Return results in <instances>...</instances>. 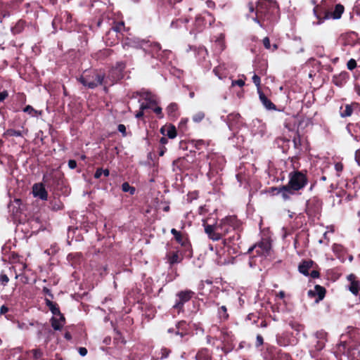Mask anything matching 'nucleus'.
Masks as SVG:
<instances>
[{
  "label": "nucleus",
  "instance_id": "1",
  "mask_svg": "<svg viewBox=\"0 0 360 360\" xmlns=\"http://www.w3.org/2000/svg\"><path fill=\"white\" fill-rule=\"evenodd\" d=\"M205 232L212 240H224V243L238 253L241 243L240 233L243 230L242 221L236 215H229L214 225L205 224Z\"/></svg>",
  "mask_w": 360,
  "mask_h": 360
},
{
  "label": "nucleus",
  "instance_id": "2",
  "mask_svg": "<svg viewBox=\"0 0 360 360\" xmlns=\"http://www.w3.org/2000/svg\"><path fill=\"white\" fill-rule=\"evenodd\" d=\"M248 8L249 18L267 32L273 31L280 18V8L276 1L259 0L256 5L249 2Z\"/></svg>",
  "mask_w": 360,
  "mask_h": 360
},
{
  "label": "nucleus",
  "instance_id": "3",
  "mask_svg": "<svg viewBox=\"0 0 360 360\" xmlns=\"http://www.w3.org/2000/svg\"><path fill=\"white\" fill-rule=\"evenodd\" d=\"M122 46L124 49H127V47L141 49L146 53L150 55L152 58H156L162 63H165L172 54L169 50H162L159 43L145 39L135 40L127 38L122 43Z\"/></svg>",
  "mask_w": 360,
  "mask_h": 360
},
{
  "label": "nucleus",
  "instance_id": "4",
  "mask_svg": "<svg viewBox=\"0 0 360 360\" xmlns=\"http://www.w3.org/2000/svg\"><path fill=\"white\" fill-rule=\"evenodd\" d=\"M307 184V171H300L296 168L288 174V183L286 185H283L282 189L285 193V197L288 198L287 193H290L291 196L295 195L297 192L304 189Z\"/></svg>",
  "mask_w": 360,
  "mask_h": 360
},
{
  "label": "nucleus",
  "instance_id": "5",
  "mask_svg": "<svg viewBox=\"0 0 360 360\" xmlns=\"http://www.w3.org/2000/svg\"><path fill=\"white\" fill-rule=\"evenodd\" d=\"M77 80L88 89H95L98 86H103V89L108 92V82L105 80V74L96 70L85 71Z\"/></svg>",
  "mask_w": 360,
  "mask_h": 360
},
{
  "label": "nucleus",
  "instance_id": "6",
  "mask_svg": "<svg viewBox=\"0 0 360 360\" xmlns=\"http://www.w3.org/2000/svg\"><path fill=\"white\" fill-rule=\"evenodd\" d=\"M215 21L214 15L207 11H203L196 15L194 22V29L197 32H201L210 27Z\"/></svg>",
  "mask_w": 360,
  "mask_h": 360
},
{
  "label": "nucleus",
  "instance_id": "7",
  "mask_svg": "<svg viewBox=\"0 0 360 360\" xmlns=\"http://www.w3.org/2000/svg\"><path fill=\"white\" fill-rule=\"evenodd\" d=\"M207 161L210 167L209 172L212 174H218L224 169L226 163L224 156L217 153H209L207 155Z\"/></svg>",
  "mask_w": 360,
  "mask_h": 360
},
{
  "label": "nucleus",
  "instance_id": "8",
  "mask_svg": "<svg viewBox=\"0 0 360 360\" xmlns=\"http://www.w3.org/2000/svg\"><path fill=\"white\" fill-rule=\"evenodd\" d=\"M195 295V292L189 289L179 291L176 294V301L173 305V309L176 310L178 314L184 312V304L194 297Z\"/></svg>",
  "mask_w": 360,
  "mask_h": 360
},
{
  "label": "nucleus",
  "instance_id": "9",
  "mask_svg": "<svg viewBox=\"0 0 360 360\" xmlns=\"http://www.w3.org/2000/svg\"><path fill=\"white\" fill-rule=\"evenodd\" d=\"M126 68V63L120 61L117 62L115 66L112 67L108 74L107 77H105V80H107V86H112L121 80L124 77V70Z\"/></svg>",
  "mask_w": 360,
  "mask_h": 360
},
{
  "label": "nucleus",
  "instance_id": "10",
  "mask_svg": "<svg viewBox=\"0 0 360 360\" xmlns=\"http://www.w3.org/2000/svg\"><path fill=\"white\" fill-rule=\"evenodd\" d=\"M171 233L173 235L176 243L181 245L183 248L184 255L187 257H191L192 248L188 234L179 231L176 229H172Z\"/></svg>",
  "mask_w": 360,
  "mask_h": 360
},
{
  "label": "nucleus",
  "instance_id": "11",
  "mask_svg": "<svg viewBox=\"0 0 360 360\" xmlns=\"http://www.w3.org/2000/svg\"><path fill=\"white\" fill-rule=\"evenodd\" d=\"M271 249V243L269 239L262 238L261 241L255 243L254 245L251 246L248 250V253L250 254L254 250L255 251L256 256L260 257H267L270 255Z\"/></svg>",
  "mask_w": 360,
  "mask_h": 360
},
{
  "label": "nucleus",
  "instance_id": "12",
  "mask_svg": "<svg viewBox=\"0 0 360 360\" xmlns=\"http://www.w3.org/2000/svg\"><path fill=\"white\" fill-rule=\"evenodd\" d=\"M220 340L222 343L221 350L225 354L233 350L235 347V338L231 331H229L227 329H222L221 330Z\"/></svg>",
  "mask_w": 360,
  "mask_h": 360
},
{
  "label": "nucleus",
  "instance_id": "13",
  "mask_svg": "<svg viewBox=\"0 0 360 360\" xmlns=\"http://www.w3.org/2000/svg\"><path fill=\"white\" fill-rule=\"evenodd\" d=\"M216 255L217 256L216 261L218 264L223 265L229 262V257L231 254H234L233 250L229 248L228 245H225L224 240L221 245L215 246Z\"/></svg>",
  "mask_w": 360,
  "mask_h": 360
},
{
  "label": "nucleus",
  "instance_id": "14",
  "mask_svg": "<svg viewBox=\"0 0 360 360\" xmlns=\"http://www.w3.org/2000/svg\"><path fill=\"white\" fill-rule=\"evenodd\" d=\"M322 201L316 196H314L306 202L305 212L309 217H315L319 215L322 209Z\"/></svg>",
  "mask_w": 360,
  "mask_h": 360
},
{
  "label": "nucleus",
  "instance_id": "15",
  "mask_svg": "<svg viewBox=\"0 0 360 360\" xmlns=\"http://www.w3.org/2000/svg\"><path fill=\"white\" fill-rule=\"evenodd\" d=\"M104 20H108L109 25H111V28L110 30L115 32V33H117L118 35H122V32L125 30L124 21L122 20L117 22L113 18H112L109 14L106 15H102V17L97 22V26L101 27Z\"/></svg>",
  "mask_w": 360,
  "mask_h": 360
},
{
  "label": "nucleus",
  "instance_id": "16",
  "mask_svg": "<svg viewBox=\"0 0 360 360\" xmlns=\"http://www.w3.org/2000/svg\"><path fill=\"white\" fill-rule=\"evenodd\" d=\"M175 330L176 335H179L181 341L188 340L186 337L190 334L191 331V328L188 323L184 320L178 321L175 325Z\"/></svg>",
  "mask_w": 360,
  "mask_h": 360
},
{
  "label": "nucleus",
  "instance_id": "17",
  "mask_svg": "<svg viewBox=\"0 0 360 360\" xmlns=\"http://www.w3.org/2000/svg\"><path fill=\"white\" fill-rule=\"evenodd\" d=\"M360 112V104L356 102H352L349 104H345L340 108V115L341 117H347L353 114H358Z\"/></svg>",
  "mask_w": 360,
  "mask_h": 360
},
{
  "label": "nucleus",
  "instance_id": "18",
  "mask_svg": "<svg viewBox=\"0 0 360 360\" xmlns=\"http://www.w3.org/2000/svg\"><path fill=\"white\" fill-rule=\"evenodd\" d=\"M227 124L231 130L238 129L243 125V120L240 115L237 112H232L227 115Z\"/></svg>",
  "mask_w": 360,
  "mask_h": 360
},
{
  "label": "nucleus",
  "instance_id": "19",
  "mask_svg": "<svg viewBox=\"0 0 360 360\" xmlns=\"http://www.w3.org/2000/svg\"><path fill=\"white\" fill-rule=\"evenodd\" d=\"M314 13L319 20L318 24H321L325 20L329 19V10L322 4L317 5L314 8Z\"/></svg>",
  "mask_w": 360,
  "mask_h": 360
},
{
  "label": "nucleus",
  "instance_id": "20",
  "mask_svg": "<svg viewBox=\"0 0 360 360\" xmlns=\"http://www.w3.org/2000/svg\"><path fill=\"white\" fill-rule=\"evenodd\" d=\"M32 193L34 197L39 198L42 200H46L48 198V192L42 183H37L33 185Z\"/></svg>",
  "mask_w": 360,
  "mask_h": 360
},
{
  "label": "nucleus",
  "instance_id": "21",
  "mask_svg": "<svg viewBox=\"0 0 360 360\" xmlns=\"http://www.w3.org/2000/svg\"><path fill=\"white\" fill-rule=\"evenodd\" d=\"M347 278L349 282L348 285L349 290L354 295H357L360 291V281L358 280L356 276L354 274L348 275Z\"/></svg>",
  "mask_w": 360,
  "mask_h": 360
},
{
  "label": "nucleus",
  "instance_id": "22",
  "mask_svg": "<svg viewBox=\"0 0 360 360\" xmlns=\"http://www.w3.org/2000/svg\"><path fill=\"white\" fill-rule=\"evenodd\" d=\"M326 290L324 287L320 285H316L314 290H309L308 291V295L310 297H315L317 296L316 302L322 300L326 295Z\"/></svg>",
  "mask_w": 360,
  "mask_h": 360
},
{
  "label": "nucleus",
  "instance_id": "23",
  "mask_svg": "<svg viewBox=\"0 0 360 360\" xmlns=\"http://www.w3.org/2000/svg\"><path fill=\"white\" fill-rule=\"evenodd\" d=\"M349 77L348 72L343 71L338 75H335L333 77L332 82L335 86L342 87L347 82Z\"/></svg>",
  "mask_w": 360,
  "mask_h": 360
},
{
  "label": "nucleus",
  "instance_id": "24",
  "mask_svg": "<svg viewBox=\"0 0 360 360\" xmlns=\"http://www.w3.org/2000/svg\"><path fill=\"white\" fill-rule=\"evenodd\" d=\"M168 117L174 120L180 115L179 107L176 103H171L166 108Z\"/></svg>",
  "mask_w": 360,
  "mask_h": 360
},
{
  "label": "nucleus",
  "instance_id": "25",
  "mask_svg": "<svg viewBox=\"0 0 360 360\" xmlns=\"http://www.w3.org/2000/svg\"><path fill=\"white\" fill-rule=\"evenodd\" d=\"M120 36L113 31L109 30L104 37V40L108 46H114L120 41Z\"/></svg>",
  "mask_w": 360,
  "mask_h": 360
},
{
  "label": "nucleus",
  "instance_id": "26",
  "mask_svg": "<svg viewBox=\"0 0 360 360\" xmlns=\"http://www.w3.org/2000/svg\"><path fill=\"white\" fill-rule=\"evenodd\" d=\"M183 255H179L178 250L169 252L166 255V259L170 266H172L175 264L181 263L183 260Z\"/></svg>",
  "mask_w": 360,
  "mask_h": 360
},
{
  "label": "nucleus",
  "instance_id": "27",
  "mask_svg": "<svg viewBox=\"0 0 360 360\" xmlns=\"http://www.w3.org/2000/svg\"><path fill=\"white\" fill-rule=\"evenodd\" d=\"M195 360H212V352L209 349L202 347L198 349L197 352L195 356Z\"/></svg>",
  "mask_w": 360,
  "mask_h": 360
},
{
  "label": "nucleus",
  "instance_id": "28",
  "mask_svg": "<svg viewBox=\"0 0 360 360\" xmlns=\"http://www.w3.org/2000/svg\"><path fill=\"white\" fill-rule=\"evenodd\" d=\"M345 11V7L340 4L335 5L333 11H329V19L338 20Z\"/></svg>",
  "mask_w": 360,
  "mask_h": 360
},
{
  "label": "nucleus",
  "instance_id": "29",
  "mask_svg": "<svg viewBox=\"0 0 360 360\" xmlns=\"http://www.w3.org/2000/svg\"><path fill=\"white\" fill-rule=\"evenodd\" d=\"M347 129L356 141H360V124L349 123Z\"/></svg>",
  "mask_w": 360,
  "mask_h": 360
},
{
  "label": "nucleus",
  "instance_id": "30",
  "mask_svg": "<svg viewBox=\"0 0 360 360\" xmlns=\"http://www.w3.org/2000/svg\"><path fill=\"white\" fill-rule=\"evenodd\" d=\"M314 263L311 259L302 261L298 266L299 271L304 276H309V269L312 267Z\"/></svg>",
  "mask_w": 360,
  "mask_h": 360
},
{
  "label": "nucleus",
  "instance_id": "31",
  "mask_svg": "<svg viewBox=\"0 0 360 360\" xmlns=\"http://www.w3.org/2000/svg\"><path fill=\"white\" fill-rule=\"evenodd\" d=\"M259 100L261 101L262 103L264 105V106L268 109V110H276V106L275 104H274L270 99H269L265 94L263 93L262 91H259Z\"/></svg>",
  "mask_w": 360,
  "mask_h": 360
},
{
  "label": "nucleus",
  "instance_id": "32",
  "mask_svg": "<svg viewBox=\"0 0 360 360\" xmlns=\"http://www.w3.org/2000/svg\"><path fill=\"white\" fill-rule=\"evenodd\" d=\"M160 132L164 135L167 136L169 139H174L177 136V130L174 125L169 124L167 128V133H165V128L162 127Z\"/></svg>",
  "mask_w": 360,
  "mask_h": 360
},
{
  "label": "nucleus",
  "instance_id": "33",
  "mask_svg": "<svg viewBox=\"0 0 360 360\" xmlns=\"http://www.w3.org/2000/svg\"><path fill=\"white\" fill-rule=\"evenodd\" d=\"M283 188V186H278V187H276V186H274V187H271L270 188V191L271 193H273L274 195H281V198L282 199L284 200V201H288V200H290L291 199V195L290 193H287V195H288V198L285 197V193H284L283 190L282 189Z\"/></svg>",
  "mask_w": 360,
  "mask_h": 360
},
{
  "label": "nucleus",
  "instance_id": "34",
  "mask_svg": "<svg viewBox=\"0 0 360 360\" xmlns=\"http://www.w3.org/2000/svg\"><path fill=\"white\" fill-rule=\"evenodd\" d=\"M45 304L49 307V310L51 311V313L53 315L57 316L58 314H60V308L57 303L53 302L51 301L50 300L46 298Z\"/></svg>",
  "mask_w": 360,
  "mask_h": 360
},
{
  "label": "nucleus",
  "instance_id": "35",
  "mask_svg": "<svg viewBox=\"0 0 360 360\" xmlns=\"http://www.w3.org/2000/svg\"><path fill=\"white\" fill-rule=\"evenodd\" d=\"M302 137L300 135L299 131L297 130L292 139L293 146L294 148L299 151L302 150Z\"/></svg>",
  "mask_w": 360,
  "mask_h": 360
},
{
  "label": "nucleus",
  "instance_id": "36",
  "mask_svg": "<svg viewBox=\"0 0 360 360\" xmlns=\"http://www.w3.org/2000/svg\"><path fill=\"white\" fill-rule=\"evenodd\" d=\"M188 22L189 19L186 17L179 18L172 21L171 27L177 29L181 27L183 25H186Z\"/></svg>",
  "mask_w": 360,
  "mask_h": 360
},
{
  "label": "nucleus",
  "instance_id": "37",
  "mask_svg": "<svg viewBox=\"0 0 360 360\" xmlns=\"http://www.w3.org/2000/svg\"><path fill=\"white\" fill-rule=\"evenodd\" d=\"M25 27V22L22 20H18L14 27L11 28V32L13 34H18L21 33Z\"/></svg>",
  "mask_w": 360,
  "mask_h": 360
},
{
  "label": "nucleus",
  "instance_id": "38",
  "mask_svg": "<svg viewBox=\"0 0 360 360\" xmlns=\"http://www.w3.org/2000/svg\"><path fill=\"white\" fill-rule=\"evenodd\" d=\"M3 136L4 138H8L10 136H22V132L20 130L8 129L3 134Z\"/></svg>",
  "mask_w": 360,
  "mask_h": 360
},
{
  "label": "nucleus",
  "instance_id": "39",
  "mask_svg": "<svg viewBox=\"0 0 360 360\" xmlns=\"http://www.w3.org/2000/svg\"><path fill=\"white\" fill-rule=\"evenodd\" d=\"M49 204L51 209L55 211L60 210L63 207V205L59 199L54 198L50 201Z\"/></svg>",
  "mask_w": 360,
  "mask_h": 360
},
{
  "label": "nucleus",
  "instance_id": "40",
  "mask_svg": "<svg viewBox=\"0 0 360 360\" xmlns=\"http://www.w3.org/2000/svg\"><path fill=\"white\" fill-rule=\"evenodd\" d=\"M218 315L221 321H226L229 315L227 312V308L226 306H221L218 309Z\"/></svg>",
  "mask_w": 360,
  "mask_h": 360
},
{
  "label": "nucleus",
  "instance_id": "41",
  "mask_svg": "<svg viewBox=\"0 0 360 360\" xmlns=\"http://www.w3.org/2000/svg\"><path fill=\"white\" fill-rule=\"evenodd\" d=\"M188 122V118H182L181 120V121L179 122L178 129L181 133L184 134V133L187 132Z\"/></svg>",
  "mask_w": 360,
  "mask_h": 360
},
{
  "label": "nucleus",
  "instance_id": "42",
  "mask_svg": "<svg viewBox=\"0 0 360 360\" xmlns=\"http://www.w3.org/2000/svg\"><path fill=\"white\" fill-rule=\"evenodd\" d=\"M122 190L123 192H129L131 195H134L136 191V188L134 186H130L128 182H124L122 184Z\"/></svg>",
  "mask_w": 360,
  "mask_h": 360
},
{
  "label": "nucleus",
  "instance_id": "43",
  "mask_svg": "<svg viewBox=\"0 0 360 360\" xmlns=\"http://www.w3.org/2000/svg\"><path fill=\"white\" fill-rule=\"evenodd\" d=\"M213 72L216 76H217L219 79H223L226 77V73L224 70L221 66L215 67L213 70Z\"/></svg>",
  "mask_w": 360,
  "mask_h": 360
},
{
  "label": "nucleus",
  "instance_id": "44",
  "mask_svg": "<svg viewBox=\"0 0 360 360\" xmlns=\"http://www.w3.org/2000/svg\"><path fill=\"white\" fill-rule=\"evenodd\" d=\"M170 353H171V350L169 349L163 347L160 349L157 358L160 359H166L169 356Z\"/></svg>",
  "mask_w": 360,
  "mask_h": 360
},
{
  "label": "nucleus",
  "instance_id": "45",
  "mask_svg": "<svg viewBox=\"0 0 360 360\" xmlns=\"http://www.w3.org/2000/svg\"><path fill=\"white\" fill-rule=\"evenodd\" d=\"M51 326L55 330H60L63 328V323L59 322V320L55 317L51 319Z\"/></svg>",
  "mask_w": 360,
  "mask_h": 360
},
{
  "label": "nucleus",
  "instance_id": "46",
  "mask_svg": "<svg viewBox=\"0 0 360 360\" xmlns=\"http://www.w3.org/2000/svg\"><path fill=\"white\" fill-rule=\"evenodd\" d=\"M191 144L197 149L200 150L202 147L205 146V141L202 139L198 140H192Z\"/></svg>",
  "mask_w": 360,
  "mask_h": 360
},
{
  "label": "nucleus",
  "instance_id": "47",
  "mask_svg": "<svg viewBox=\"0 0 360 360\" xmlns=\"http://www.w3.org/2000/svg\"><path fill=\"white\" fill-rule=\"evenodd\" d=\"M156 105V101L155 100H149L148 103H142L140 105V108L142 110H145L147 109L153 108V105Z\"/></svg>",
  "mask_w": 360,
  "mask_h": 360
},
{
  "label": "nucleus",
  "instance_id": "48",
  "mask_svg": "<svg viewBox=\"0 0 360 360\" xmlns=\"http://www.w3.org/2000/svg\"><path fill=\"white\" fill-rule=\"evenodd\" d=\"M9 282V278L5 274L4 271H2L0 274V283L3 286H6Z\"/></svg>",
  "mask_w": 360,
  "mask_h": 360
},
{
  "label": "nucleus",
  "instance_id": "49",
  "mask_svg": "<svg viewBox=\"0 0 360 360\" xmlns=\"http://www.w3.org/2000/svg\"><path fill=\"white\" fill-rule=\"evenodd\" d=\"M205 113L203 112H198L193 116V120L195 122H200L205 118Z\"/></svg>",
  "mask_w": 360,
  "mask_h": 360
},
{
  "label": "nucleus",
  "instance_id": "50",
  "mask_svg": "<svg viewBox=\"0 0 360 360\" xmlns=\"http://www.w3.org/2000/svg\"><path fill=\"white\" fill-rule=\"evenodd\" d=\"M33 354L34 360H38L42 357L43 352L40 349H34L30 351Z\"/></svg>",
  "mask_w": 360,
  "mask_h": 360
},
{
  "label": "nucleus",
  "instance_id": "51",
  "mask_svg": "<svg viewBox=\"0 0 360 360\" xmlns=\"http://www.w3.org/2000/svg\"><path fill=\"white\" fill-rule=\"evenodd\" d=\"M252 82L253 83L255 84V86L257 87V91L259 92V91H262L261 90V88H260V85H261V79H260V77L256 74H255L253 76H252Z\"/></svg>",
  "mask_w": 360,
  "mask_h": 360
},
{
  "label": "nucleus",
  "instance_id": "52",
  "mask_svg": "<svg viewBox=\"0 0 360 360\" xmlns=\"http://www.w3.org/2000/svg\"><path fill=\"white\" fill-rule=\"evenodd\" d=\"M289 326L291 327V328H292L297 331H300L304 328V326L302 324L297 323V322H293V321H290L289 323Z\"/></svg>",
  "mask_w": 360,
  "mask_h": 360
},
{
  "label": "nucleus",
  "instance_id": "53",
  "mask_svg": "<svg viewBox=\"0 0 360 360\" xmlns=\"http://www.w3.org/2000/svg\"><path fill=\"white\" fill-rule=\"evenodd\" d=\"M153 110L157 115L159 119H162L164 117V114L162 113V110L161 107H155L153 108Z\"/></svg>",
  "mask_w": 360,
  "mask_h": 360
},
{
  "label": "nucleus",
  "instance_id": "54",
  "mask_svg": "<svg viewBox=\"0 0 360 360\" xmlns=\"http://www.w3.org/2000/svg\"><path fill=\"white\" fill-rule=\"evenodd\" d=\"M347 67L349 70H353L356 67V61L353 58L350 59L347 63Z\"/></svg>",
  "mask_w": 360,
  "mask_h": 360
},
{
  "label": "nucleus",
  "instance_id": "55",
  "mask_svg": "<svg viewBox=\"0 0 360 360\" xmlns=\"http://www.w3.org/2000/svg\"><path fill=\"white\" fill-rule=\"evenodd\" d=\"M264 344V339L263 337L261 335H257L256 338V342H255V347H259Z\"/></svg>",
  "mask_w": 360,
  "mask_h": 360
},
{
  "label": "nucleus",
  "instance_id": "56",
  "mask_svg": "<svg viewBox=\"0 0 360 360\" xmlns=\"http://www.w3.org/2000/svg\"><path fill=\"white\" fill-rule=\"evenodd\" d=\"M117 130L122 133V136H127L126 127L123 124H120L117 126Z\"/></svg>",
  "mask_w": 360,
  "mask_h": 360
},
{
  "label": "nucleus",
  "instance_id": "57",
  "mask_svg": "<svg viewBox=\"0 0 360 360\" xmlns=\"http://www.w3.org/2000/svg\"><path fill=\"white\" fill-rule=\"evenodd\" d=\"M343 167H343V165H342V163H341V162H337V163L335 165V170H336V172H337V173H338V174H337V175H338V176H340V172H342V171L343 170Z\"/></svg>",
  "mask_w": 360,
  "mask_h": 360
},
{
  "label": "nucleus",
  "instance_id": "58",
  "mask_svg": "<svg viewBox=\"0 0 360 360\" xmlns=\"http://www.w3.org/2000/svg\"><path fill=\"white\" fill-rule=\"evenodd\" d=\"M198 196V193L197 191L189 193L188 194L187 200L191 202L193 200L197 199Z\"/></svg>",
  "mask_w": 360,
  "mask_h": 360
},
{
  "label": "nucleus",
  "instance_id": "59",
  "mask_svg": "<svg viewBox=\"0 0 360 360\" xmlns=\"http://www.w3.org/2000/svg\"><path fill=\"white\" fill-rule=\"evenodd\" d=\"M232 86H239L240 87L243 86L245 85V81L243 79H239L236 80H233L231 83Z\"/></svg>",
  "mask_w": 360,
  "mask_h": 360
},
{
  "label": "nucleus",
  "instance_id": "60",
  "mask_svg": "<svg viewBox=\"0 0 360 360\" xmlns=\"http://www.w3.org/2000/svg\"><path fill=\"white\" fill-rule=\"evenodd\" d=\"M263 45L266 49H271V44L270 40L268 37H266L262 40Z\"/></svg>",
  "mask_w": 360,
  "mask_h": 360
},
{
  "label": "nucleus",
  "instance_id": "61",
  "mask_svg": "<svg viewBox=\"0 0 360 360\" xmlns=\"http://www.w3.org/2000/svg\"><path fill=\"white\" fill-rule=\"evenodd\" d=\"M103 175V169L97 168L96 172L94 173V177L95 179H99Z\"/></svg>",
  "mask_w": 360,
  "mask_h": 360
},
{
  "label": "nucleus",
  "instance_id": "62",
  "mask_svg": "<svg viewBox=\"0 0 360 360\" xmlns=\"http://www.w3.org/2000/svg\"><path fill=\"white\" fill-rule=\"evenodd\" d=\"M8 96V93L6 90L0 92V102L4 101Z\"/></svg>",
  "mask_w": 360,
  "mask_h": 360
},
{
  "label": "nucleus",
  "instance_id": "63",
  "mask_svg": "<svg viewBox=\"0 0 360 360\" xmlns=\"http://www.w3.org/2000/svg\"><path fill=\"white\" fill-rule=\"evenodd\" d=\"M77 162L75 160H70L68 161V167L71 169H74L77 167Z\"/></svg>",
  "mask_w": 360,
  "mask_h": 360
},
{
  "label": "nucleus",
  "instance_id": "64",
  "mask_svg": "<svg viewBox=\"0 0 360 360\" xmlns=\"http://www.w3.org/2000/svg\"><path fill=\"white\" fill-rule=\"evenodd\" d=\"M355 160L358 165L360 166V148L356 150L355 152Z\"/></svg>",
  "mask_w": 360,
  "mask_h": 360
}]
</instances>
